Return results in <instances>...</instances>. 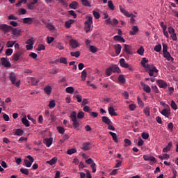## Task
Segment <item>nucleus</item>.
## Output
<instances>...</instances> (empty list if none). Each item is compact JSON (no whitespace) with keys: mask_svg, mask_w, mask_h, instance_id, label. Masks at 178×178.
Listing matches in <instances>:
<instances>
[{"mask_svg":"<svg viewBox=\"0 0 178 178\" xmlns=\"http://www.w3.org/2000/svg\"><path fill=\"white\" fill-rule=\"evenodd\" d=\"M0 30L4 31V33H9L12 31V34L16 37H19V35L22 34V29L13 28L12 26H9L6 24L0 25Z\"/></svg>","mask_w":178,"mask_h":178,"instance_id":"obj_1","label":"nucleus"},{"mask_svg":"<svg viewBox=\"0 0 178 178\" xmlns=\"http://www.w3.org/2000/svg\"><path fill=\"white\" fill-rule=\"evenodd\" d=\"M8 79L11 81V83L15 87L20 88V80L16 81L17 76L15 72L8 73Z\"/></svg>","mask_w":178,"mask_h":178,"instance_id":"obj_2","label":"nucleus"},{"mask_svg":"<svg viewBox=\"0 0 178 178\" xmlns=\"http://www.w3.org/2000/svg\"><path fill=\"white\" fill-rule=\"evenodd\" d=\"M70 119L73 122L72 126L74 129H77L80 127V123H79V121H77V114L76 113V111H73L71 113Z\"/></svg>","mask_w":178,"mask_h":178,"instance_id":"obj_3","label":"nucleus"},{"mask_svg":"<svg viewBox=\"0 0 178 178\" xmlns=\"http://www.w3.org/2000/svg\"><path fill=\"white\" fill-rule=\"evenodd\" d=\"M120 10L121 12V13H123V15H124V16H127V17H131L130 22L131 23H134V22H136V19H134V17H136V15H134V14L131 13H129V11L126 10L124 8H122V6H120Z\"/></svg>","mask_w":178,"mask_h":178,"instance_id":"obj_4","label":"nucleus"},{"mask_svg":"<svg viewBox=\"0 0 178 178\" xmlns=\"http://www.w3.org/2000/svg\"><path fill=\"white\" fill-rule=\"evenodd\" d=\"M168 31L170 35V38H172V41H176L177 40V34H176V32L173 26L168 27Z\"/></svg>","mask_w":178,"mask_h":178,"instance_id":"obj_5","label":"nucleus"},{"mask_svg":"<svg viewBox=\"0 0 178 178\" xmlns=\"http://www.w3.org/2000/svg\"><path fill=\"white\" fill-rule=\"evenodd\" d=\"M92 24V17H88V20L85 22V30L88 33L91 30V25Z\"/></svg>","mask_w":178,"mask_h":178,"instance_id":"obj_6","label":"nucleus"},{"mask_svg":"<svg viewBox=\"0 0 178 178\" xmlns=\"http://www.w3.org/2000/svg\"><path fill=\"white\" fill-rule=\"evenodd\" d=\"M22 55H23V51H17L13 56V60H14V62H18V60H20L22 58Z\"/></svg>","mask_w":178,"mask_h":178,"instance_id":"obj_7","label":"nucleus"},{"mask_svg":"<svg viewBox=\"0 0 178 178\" xmlns=\"http://www.w3.org/2000/svg\"><path fill=\"white\" fill-rule=\"evenodd\" d=\"M29 160L25 159L24 160V163L26 168H31L33 163L34 162V158L30 155L27 156L26 157Z\"/></svg>","mask_w":178,"mask_h":178,"instance_id":"obj_8","label":"nucleus"},{"mask_svg":"<svg viewBox=\"0 0 178 178\" xmlns=\"http://www.w3.org/2000/svg\"><path fill=\"white\" fill-rule=\"evenodd\" d=\"M143 159L145 161H150V165H153V163H155L156 162V159H155V157H154L149 154L144 155Z\"/></svg>","mask_w":178,"mask_h":178,"instance_id":"obj_9","label":"nucleus"},{"mask_svg":"<svg viewBox=\"0 0 178 178\" xmlns=\"http://www.w3.org/2000/svg\"><path fill=\"white\" fill-rule=\"evenodd\" d=\"M1 63L4 67H12V64H10V62H9L6 58H1Z\"/></svg>","mask_w":178,"mask_h":178,"instance_id":"obj_10","label":"nucleus"},{"mask_svg":"<svg viewBox=\"0 0 178 178\" xmlns=\"http://www.w3.org/2000/svg\"><path fill=\"white\" fill-rule=\"evenodd\" d=\"M165 108H164L161 111V113L163 116H165V118H169V116H170V107Z\"/></svg>","mask_w":178,"mask_h":178,"instance_id":"obj_11","label":"nucleus"},{"mask_svg":"<svg viewBox=\"0 0 178 178\" xmlns=\"http://www.w3.org/2000/svg\"><path fill=\"white\" fill-rule=\"evenodd\" d=\"M120 65L121 67H124L125 69H129V70H131L130 65L126 63V60H124V58H121L120 60Z\"/></svg>","mask_w":178,"mask_h":178,"instance_id":"obj_12","label":"nucleus"},{"mask_svg":"<svg viewBox=\"0 0 178 178\" xmlns=\"http://www.w3.org/2000/svg\"><path fill=\"white\" fill-rule=\"evenodd\" d=\"M81 148L83 151H90L91 149V143L90 142L83 143Z\"/></svg>","mask_w":178,"mask_h":178,"instance_id":"obj_13","label":"nucleus"},{"mask_svg":"<svg viewBox=\"0 0 178 178\" xmlns=\"http://www.w3.org/2000/svg\"><path fill=\"white\" fill-rule=\"evenodd\" d=\"M124 51L128 54V55H131L133 54V48L129 44H124Z\"/></svg>","mask_w":178,"mask_h":178,"instance_id":"obj_14","label":"nucleus"},{"mask_svg":"<svg viewBox=\"0 0 178 178\" xmlns=\"http://www.w3.org/2000/svg\"><path fill=\"white\" fill-rule=\"evenodd\" d=\"M157 84L160 88H166L168 87V83L162 79L158 80Z\"/></svg>","mask_w":178,"mask_h":178,"instance_id":"obj_15","label":"nucleus"},{"mask_svg":"<svg viewBox=\"0 0 178 178\" xmlns=\"http://www.w3.org/2000/svg\"><path fill=\"white\" fill-rule=\"evenodd\" d=\"M140 63L144 69H149V65L147 64L148 63V59H147L146 58H143Z\"/></svg>","mask_w":178,"mask_h":178,"instance_id":"obj_16","label":"nucleus"},{"mask_svg":"<svg viewBox=\"0 0 178 178\" xmlns=\"http://www.w3.org/2000/svg\"><path fill=\"white\" fill-rule=\"evenodd\" d=\"M147 72H149V76H154V73H156V68L155 67H149V69H145Z\"/></svg>","mask_w":178,"mask_h":178,"instance_id":"obj_17","label":"nucleus"},{"mask_svg":"<svg viewBox=\"0 0 178 178\" xmlns=\"http://www.w3.org/2000/svg\"><path fill=\"white\" fill-rule=\"evenodd\" d=\"M173 147V143L169 142L168 144L163 149V152H169Z\"/></svg>","mask_w":178,"mask_h":178,"instance_id":"obj_18","label":"nucleus"},{"mask_svg":"<svg viewBox=\"0 0 178 178\" xmlns=\"http://www.w3.org/2000/svg\"><path fill=\"white\" fill-rule=\"evenodd\" d=\"M163 56L164 58H165V59H167V60H168L169 62H173L174 58L173 57H172V56L170 55V53H169V51H167L165 53H163Z\"/></svg>","mask_w":178,"mask_h":178,"instance_id":"obj_19","label":"nucleus"},{"mask_svg":"<svg viewBox=\"0 0 178 178\" xmlns=\"http://www.w3.org/2000/svg\"><path fill=\"white\" fill-rule=\"evenodd\" d=\"M70 45L74 49L79 47V42H77V40L72 39L70 40Z\"/></svg>","mask_w":178,"mask_h":178,"instance_id":"obj_20","label":"nucleus"},{"mask_svg":"<svg viewBox=\"0 0 178 178\" xmlns=\"http://www.w3.org/2000/svg\"><path fill=\"white\" fill-rule=\"evenodd\" d=\"M110 67L111 68V71L113 73H120V69L119 68L118 65H112L111 66H110Z\"/></svg>","mask_w":178,"mask_h":178,"instance_id":"obj_21","label":"nucleus"},{"mask_svg":"<svg viewBox=\"0 0 178 178\" xmlns=\"http://www.w3.org/2000/svg\"><path fill=\"white\" fill-rule=\"evenodd\" d=\"M53 141L54 139L52 138H45L44 140V144H45V145L47 147H51V145H52Z\"/></svg>","mask_w":178,"mask_h":178,"instance_id":"obj_22","label":"nucleus"},{"mask_svg":"<svg viewBox=\"0 0 178 178\" xmlns=\"http://www.w3.org/2000/svg\"><path fill=\"white\" fill-rule=\"evenodd\" d=\"M114 49L115 51V54H117V55H119L122 51V45H120V44H115Z\"/></svg>","mask_w":178,"mask_h":178,"instance_id":"obj_23","label":"nucleus"},{"mask_svg":"<svg viewBox=\"0 0 178 178\" xmlns=\"http://www.w3.org/2000/svg\"><path fill=\"white\" fill-rule=\"evenodd\" d=\"M108 113L109 115H111V116H118V113L115 112V108H113V106L108 107Z\"/></svg>","mask_w":178,"mask_h":178,"instance_id":"obj_24","label":"nucleus"},{"mask_svg":"<svg viewBox=\"0 0 178 178\" xmlns=\"http://www.w3.org/2000/svg\"><path fill=\"white\" fill-rule=\"evenodd\" d=\"M24 134V131L22 129H17L14 133V136H18L19 137L23 136Z\"/></svg>","mask_w":178,"mask_h":178,"instance_id":"obj_25","label":"nucleus"},{"mask_svg":"<svg viewBox=\"0 0 178 178\" xmlns=\"http://www.w3.org/2000/svg\"><path fill=\"white\" fill-rule=\"evenodd\" d=\"M102 120L104 123H105L106 124H112V121H111V120L109 119V118L106 117V116H103L102 117Z\"/></svg>","mask_w":178,"mask_h":178,"instance_id":"obj_26","label":"nucleus"},{"mask_svg":"<svg viewBox=\"0 0 178 178\" xmlns=\"http://www.w3.org/2000/svg\"><path fill=\"white\" fill-rule=\"evenodd\" d=\"M140 84L142 87H143L144 91H145L146 92H151V88L148 86V85L144 83V82H141Z\"/></svg>","mask_w":178,"mask_h":178,"instance_id":"obj_27","label":"nucleus"},{"mask_svg":"<svg viewBox=\"0 0 178 178\" xmlns=\"http://www.w3.org/2000/svg\"><path fill=\"white\" fill-rule=\"evenodd\" d=\"M129 33H130L131 35H136V34H137V33H138V26H134L132 27V31H131Z\"/></svg>","mask_w":178,"mask_h":178,"instance_id":"obj_28","label":"nucleus"},{"mask_svg":"<svg viewBox=\"0 0 178 178\" xmlns=\"http://www.w3.org/2000/svg\"><path fill=\"white\" fill-rule=\"evenodd\" d=\"M114 41H120V42H126V40L123 37L120 35H115L113 37Z\"/></svg>","mask_w":178,"mask_h":178,"instance_id":"obj_29","label":"nucleus"},{"mask_svg":"<svg viewBox=\"0 0 178 178\" xmlns=\"http://www.w3.org/2000/svg\"><path fill=\"white\" fill-rule=\"evenodd\" d=\"M22 122L24 126H26V127H30V123L29 122V120H27V117L25 116L22 118Z\"/></svg>","mask_w":178,"mask_h":178,"instance_id":"obj_30","label":"nucleus"},{"mask_svg":"<svg viewBox=\"0 0 178 178\" xmlns=\"http://www.w3.org/2000/svg\"><path fill=\"white\" fill-rule=\"evenodd\" d=\"M69 7L71 8V9H77L79 8V3H77V1H73L72 3H70L69 5Z\"/></svg>","mask_w":178,"mask_h":178,"instance_id":"obj_31","label":"nucleus"},{"mask_svg":"<svg viewBox=\"0 0 178 178\" xmlns=\"http://www.w3.org/2000/svg\"><path fill=\"white\" fill-rule=\"evenodd\" d=\"M44 91L47 95H51V92H52V88H51V86H46L44 88Z\"/></svg>","mask_w":178,"mask_h":178,"instance_id":"obj_32","label":"nucleus"},{"mask_svg":"<svg viewBox=\"0 0 178 178\" xmlns=\"http://www.w3.org/2000/svg\"><path fill=\"white\" fill-rule=\"evenodd\" d=\"M74 23V20L70 19L69 21L65 22V26L66 29H70L72 27V25Z\"/></svg>","mask_w":178,"mask_h":178,"instance_id":"obj_33","label":"nucleus"},{"mask_svg":"<svg viewBox=\"0 0 178 178\" xmlns=\"http://www.w3.org/2000/svg\"><path fill=\"white\" fill-rule=\"evenodd\" d=\"M23 23H24V24H31L33 23V18H24Z\"/></svg>","mask_w":178,"mask_h":178,"instance_id":"obj_34","label":"nucleus"},{"mask_svg":"<svg viewBox=\"0 0 178 178\" xmlns=\"http://www.w3.org/2000/svg\"><path fill=\"white\" fill-rule=\"evenodd\" d=\"M109 134L112 136V138L115 143H118V135L112 131L109 132Z\"/></svg>","mask_w":178,"mask_h":178,"instance_id":"obj_35","label":"nucleus"},{"mask_svg":"<svg viewBox=\"0 0 178 178\" xmlns=\"http://www.w3.org/2000/svg\"><path fill=\"white\" fill-rule=\"evenodd\" d=\"M58 161V158L57 157H54L52 158L50 161H47V163H48L49 165H55V163H56Z\"/></svg>","mask_w":178,"mask_h":178,"instance_id":"obj_36","label":"nucleus"},{"mask_svg":"<svg viewBox=\"0 0 178 178\" xmlns=\"http://www.w3.org/2000/svg\"><path fill=\"white\" fill-rule=\"evenodd\" d=\"M65 91L67 94H73L74 92V88L72 86L67 87L66 88Z\"/></svg>","mask_w":178,"mask_h":178,"instance_id":"obj_37","label":"nucleus"},{"mask_svg":"<svg viewBox=\"0 0 178 178\" xmlns=\"http://www.w3.org/2000/svg\"><path fill=\"white\" fill-rule=\"evenodd\" d=\"M108 7L109 9H111V10H115V5H113V2H112L111 0L108 1Z\"/></svg>","mask_w":178,"mask_h":178,"instance_id":"obj_38","label":"nucleus"},{"mask_svg":"<svg viewBox=\"0 0 178 178\" xmlns=\"http://www.w3.org/2000/svg\"><path fill=\"white\" fill-rule=\"evenodd\" d=\"M81 1L83 6H88V8H91V3H90V1H88V0H81Z\"/></svg>","mask_w":178,"mask_h":178,"instance_id":"obj_39","label":"nucleus"},{"mask_svg":"<svg viewBox=\"0 0 178 178\" xmlns=\"http://www.w3.org/2000/svg\"><path fill=\"white\" fill-rule=\"evenodd\" d=\"M89 49H90V51L92 52V54H95V52L98 51V48L92 45L90 46Z\"/></svg>","mask_w":178,"mask_h":178,"instance_id":"obj_40","label":"nucleus"},{"mask_svg":"<svg viewBox=\"0 0 178 178\" xmlns=\"http://www.w3.org/2000/svg\"><path fill=\"white\" fill-rule=\"evenodd\" d=\"M16 44V41H8L6 43L7 48H12Z\"/></svg>","mask_w":178,"mask_h":178,"instance_id":"obj_41","label":"nucleus"},{"mask_svg":"<svg viewBox=\"0 0 178 178\" xmlns=\"http://www.w3.org/2000/svg\"><path fill=\"white\" fill-rule=\"evenodd\" d=\"M81 77L83 81H86V79H87V71L86 70L82 71Z\"/></svg>","mask_w":178,"mask_h":178,"instance_id":"obj_42","label":"nucleus"},{"mask_svg":"<svg viewBox=\"0 0 178 178\" xmlns=\"http://www.w3.org/2000/svg\"><path fill=\"white\" fill-rule=\"evenodd\" d=\"M118 81H120V83H122V84H124V83H126V79L123 75H120L118 77Z\"/></svg>","mask_w":178,"mask_h":178,"instance_id":"obj_43","label":"nucleus"},{"mask_svg":"<svg viewBox=\"0 0 178 178\" xmlns=\"http://www.w3.org/2000/svg\"><path fill=\"white\" fill-rule=\"evenodd\" d=\"M76 152H77V150H76L74 148L70 149L67 151V154L68 155H72V154H76Z\"/></svg>","mask_w":178,"mask_h":178,"instance_id":"obj_44","label":"nucleus"},{"mask_svg":"<svg viewBox=\"0 0 178 178\" xmlns=\"http://www.w3.org/2000/svg\"><path fill=\"white\" fill-rule=\"evenodd\" d=\"M74 98H76L77 102H83V97L80 95H74Z\"/></svg>","mask_w":178,"mask_h":178,"instance_id":"obj_45","label":"nucleus"},{"mask_svg":"<svg viewBox=\"0 0 178 178\" xmlns=\"http://www.w3.org/2000/svg\"><path fill=\"white\" fill-rule=\"evenodd\" d=\"M137 54H138V55H144V47L141 46L137 51Z\"/></svg>","mask_w":178,"mask_h":178,"instance_id":"obj_46","label":"nucleus"},{"mask_svg":"<svg viewBox=\"0 0 178 178\" xmlns=\"http://www.w3.org/2000/svg\"><path fill=\"white\" fill-rule=\"evenodd\" d=\"M70 55L71 56H74L75 58H79V56H80V51H71L70 52Z\"/></svg>","mask_w":178,"mask_h":178,"instance_id":"obj_47","label":"nucleus"},{"mask_svg":"<svg viewBox=\"0 0 178 178\" xmlns=\"http://www.w3.org/2000/svg\"><path fill=\"white\" fill-rule=\"evenodd\" d=\"M55 106H56V103H55V101L54 100L50 101L49 104V108H55Z\"/></svg>","mask_w":178,"mask_h":178,"instance_id":"obj_48","label":"nucleus"},{"mask_svg":"<svg viewBox=\"0 0 178 178\" xmlns=\"http://www.w3.org/2000/svg\"><path fill=\"white\" fill-rule=\"evenodd\" d=\"M159 158L161 160H163V159H169L170 158V156L169 154H165L163 155H161V156H159Z\"/></svg>","mask_w":178,"mask_h":178,"instance_id":"obj_49","label":"nucleus"},{"mask_svg":"<svg viewBox=\"0 0 178 178\" xmlns=\"http://www.w3.org/2000/svg\"><path fill=\"white\" fill-rule=\"evenodd\" d=\"M13 54V49H7L6 50V55H7V56H10V55H12Z\"/></svg>","mask_w":178,"mask_h":178,"instance_id":"obj_50","label":"nucleus"},{"mask_svg":"<svg viewBox=\"0 0 178 178\" xmlns=\"http://www.w3.org/2000/svg\"><path fill=\"white\" fill-rule=\"evenodd\" d=\"M112 68H111V67H109L108 68H107L106 70V76H111L112 75Z\"/></svg>","mask_w":178,"mask_h":178,"instance_id":"obj_51","label":"nucleus"},{"mask_svg":"<svg viewBox=\"0 0 178 178\" xmlns=\"http://www.w3.org/2000/svg\"><path fill=\"white\" fill-rule=\"evenodd\" d=\"M57 130L60 134H65V128L62 127H58Z\"/></svg>","mask_w":178,"mask_h":178,"instance_id":"obj_52","label":"nucleus"},{"mask_svg":"<svg viewBox=\"0 0 178 178\" xmlns=\"http://www.w3.org/2000/svg\"><path fill=\"white\" fill-rule=\"evenodd\" d=\"M170 106L174 109V111L177 110V104H176V102L173 100L171 102Z\"/></svg>","mask_w":178,"mask_h":178,"instance_id":"obj_53","label":"nucleus"},{"mask_svg":"<svg viewBox=\"0 0 178 178\" xmlns=\"http://www.w3.org/2000/svg\"><path fill=\"white\" fill-rule=\"evenodd\" d=\"M124 143L125 147H129V145H131V140H130L129 139H124Z\"/></svg>","mask_w":178,"mask_h":178,"instance_id":"obj_54","label":"nucleus"},{"mask_svg":"<svg viewBox=\"0 0 178 178\" xmlns=\"http://www.w3.org/2000/svg\"><path fill=\"white\" fill-rule=\"evenodd\" d=\"M88 104H90L88 99H83L81 102V106H86V105H88Z\"/></svg>","mask_w":178,"mask_h":178,"instance_id":"obj_55","label":"nucleus"},{"mask_svg":"<svg viewBox=\"0 0 178 178\" xmlns=\"http://www.w3.org/2000/svg\"><path fill=\"white\" fill-rule=\"evenodd\" d=\"M142 138H143V140H148V138H149V134L143 132L141 135Z\"/></svg>","mask_w":178,"mask_h":178,"instance_id":"obj_56","label":"nucleus"},{"mask_svg":"<svg viewBox=\"0 0 178 178\" xmlns=\"http://www.w3.org/2000/svg\"><path fill=\"white\" fill-rule=\"evenodd\" d=\"M26 44H27L28 45H34V39L30 38L26 42Z\"/></svg>","mask_w":178,"mask_h":178,"instance_id":"obj_57","label":"nucleus"},{"mask_svg":"<svg viewBox=\"0 0 178 178\" xmlns=\"http://www.w3.org/2000/svg\"><path fill=\"white\" fill-rule=\"evenodd\" d=\"M137 101L140 106H144V102H143V100L141 99V98H140L139 96L137 97Z\"/></svg>","mask_w":178,"mask_h":178,"instance_id":"obj_58","label":"nucleus"},{"mask_svg":"<svg viewBox=\"0 0 178 178\" xmlns=\"http://www.w3.org/2000/svg\"><path fill=\"white\" fill-rule=\"evenodd\" d=\"M37 51H45V46L42 44H38Z\"/></svg>","mask_w":178,"mask_h":178,"instance_id":"obj_59","label":"nucleus"},{"mask_svg":"<svg viewBox=\"0 0 178 178\" xmlns=\"http://www.w3.org/2000/svg\"><path fill=\"white\" fill-rule=\"evenodd\" d=\"M20 172H21V173H22L23 175H28L29 173V169H27V168H22V169L20 170Z\"/></svg>","mask_w":178,"mask_h":178,"instance_id":"obj_60","label":"nucleus"},{"mask_svg":"<svg viewBox=\"0 0 178 178\" xmlns=\"http://www.w3.org/2000/svg\"><path fill=\"white\" fill-rule=\"evenodd\" d=\"M93 16L95 19H99V17H101V14L97 11H93Z\"/></svg>","mask_w":178,"mask_h":178,"instance_id":"obj_61","label":"nucleus"},{"mask_svg":"<svg viewBox=\"0 0 178 178\" xmlns=\"http://www.w3.org/2000/svg\"><path fill=\"white\" fill-rule=\"evenodd\" d=\"M84 118V112L83 111H79L77 114V118L78 119H83Z\"/></svg>","mask_w":178,"mask_h":178,"instance_id":"obj_62","label":"nucleus"},{"mask_svg":"<svg viewBox=\"0 0 178 178\" xmlns=\"http://www.w3.org/2000/svg\"><path fill=\"white\" fill-rule=\"evenodd\" d=\"M168 128L169 131H173V123L170 122L168 124Z\"/></svg>","mask_w":178,"mask_h":178,"instance_id":"obj_63","label":"nucleus"},{"mask_svg":"<svg viewBox=\"0 0 178 178\" xmlns=\"http://www.w3.org/2000/svg\"><path fill=\"white\" fill-rule=\"evenodd\" d=\"M143 112L146 116H149V108H145Z\"/></svg>","mask_w":178,"mask_h":178,"instance_id":"obj_64","label":"nucleus"}]
</instances>
